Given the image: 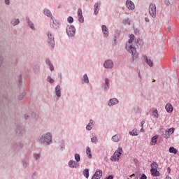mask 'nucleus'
<instances>
[{
	"instance_id": "nucleus-1",
	"label": "nucleus",
	"mask_w": 179,
	"mask_h": 179,
	"mask_svg": "<svg viewBox=\"0 0 179 179\" xmlns=\"http://www.w3.org/2000/svg\"><path fill=\"white\" fill-rule=\"evenodd\" d=\"M135 40V36L134 34L129 35V39L128 43L126 44V50L128 52H130L132 55L133 61H135L136 58H138V53L136 52V48L134 47V44L132 43Z\"/></svg>"
},
{
	"instance_id": "nucleus-2",
	"label": "nucleus",
	"mask_w": 179,
	"mask_h": 179,
	"mask_svg": "<svg viewBox=\"0 0 179 179\" xmlns=\"http://www.w3.org/2000/svg\"><path fill=\"white\" fill-rule=\"evenodd\" d=\"M122 155V148H118L117 150L114 152L113 155L111 157L110 160L112 162H117L120 160V157Z\"/></svg>"
},
{
	"instance_id": "nucleus-3",
	"label": "nucleus",
	"mask_w": 179,
	"mask_h": 179,
	"mask_svg": "<svg viewBox=\"0 0 179 179\" xmlns=\"http://www.w3.org/2000/svg\"><path fill=\"white\" fill-rule=\"evenodd\" d=\"M40 141L41 143H46L47 145H50V143L51 141H52L51 134L48 133L45 136H43Z\"/></svg>"
},
{
	"instance_id": "nucleus-4",
	"label": "nucleus",
	"mask_w": 179,
	"mask_h": 179,
	"mask_svg": "<svg viewBox=\"0 0 179 179\" xmlns=\"http://www.w3.org/2000/svg\"><path fill=\"white\" fill-rule=\"evenodd\" d=\"M149 13L152 17H156V5L151 3L149 6Z\"/></svg>"
},
{
	"instance_id": "nucleus-5",
	"label": "nucleus",
	"mask_w": 179,
	"mask_h": 179,
	"mask_svg": "<svg viewBox=\"0 0 179 179\" xmlns=\"http://www.w3.org/2000/svg\"><path fill=\"white\" fill-rule=\"evenodd\" d=\"M75 27L71 25L67 27L66 28V33L68 34V36H69L70 37H73V36H75Z\"/></svg>"
},
{
	"instance_id": "nucleus-6",
	"label": "nucleus",
	"mask_w": 179,
	"mask_h": 179,
	"mask_svg": "<svg viewBox=\"0 0 179 179\" xmlns=\"http://www.w3.org/2000/svg\"><path fill=\"white\" fill-rule=\"evenodd\" d=\"M48 44H50V47L52 48H54V46L55 45V41H54V36H52V34H48Z\"/></svg>"
},
{
	"instance_id": "nucleus-7",
	"label": "nucleus",
	"mask_w": 179,
	"mask_h": 179,
	"mask_svg": "<svg viewBox=\"0 0 179 179\" xmlns=\"http://www.w3.org/2000/svg\"><path fill=\"white\" fill-rule=\"evenodd\" d=\"M126 6L130 10H134V9H135V4H134V2H132L131 1H129V0H127L126 1Z\"/></svg>"
},
{
	"instance_id": "nucleus-8",
	"label": "nucleus",
	"mask_w": 179,
	"mask_h": 179,
	"mask_svg": "<svg viewBox=\"0 0 179 179\" xmlns=\"http://www.w3.org/2000/svg\"><path fill=\"white\" fill-rule=\"evenodd\" d=\"M78 20L80 23H83V22H85V18L83 17L82 9L80 8L78 10Z\"/></svg>"
},
{
	"instance_id": "nucleus-9",
	"label": "nucleus",
	"mask_w": 179,
	"mask_h": 179,
	"mask_svg": "<svg viewBox=\"0 0 179 179\" xmlns=\"http://www.w3.org/2000/svg\"><path fill=\"white\" fill-rule=\"evenodd\" d=\"M101 176H103V171L98 170L95 172L92 179H100L101 178Z\"/></svg>"
},
{
	"instance_id": "nucleus-10",
	"label": "nucleus",
	"mask_w": 179,
	"mask_h": 179,
	"mask_svg": "<svg viewBox=\"0 0 179 179\" xmlns=\"http://www.w3.org/2000/svg\"><path fill=\"white\" fill-rule=\"evenodd\" d=\"M113 63L111 62V60H107L104 62L103 66L106 69H111L113 66Z\"/></svg>"
},
{
	"instance_id": "nucleus-11",
	"label": "nucleus",
	"mask_w": 179,
	"mask_h": 179,
	"mask_svg": "<svg viewBox=\"0 0 179 179\" xmlns=\"http://www.w3.org/2000/svg\"><path fill=\"white\" fill-rule=\"evenodd\" d=\"M174 131H175V129L173 127L166 130V134L164 135V138H169L170 135H173V134H174Z\"/></svg>"
},
{
	"instance_id": "nucleus-12",
	"label": "nucleus",
	"mask_w": 179,
	"mask_h": 179,
	"mask_svg": "<svg viewBox=\"0 0 179 179\" xmlns=\"http://www.w3.org/2000/svg\"><path fill=\"white\" fill-rule=\"evenodd\" d=\"M69 167H71V169H76V167H78V164L73 160H70L69 162Z\"/></svg>"
},
{
	"instance_id": "nucleus-13",
	"label": "nucleus",
	"mask_w": 179,
	"mask_h": 179,
	"mask_svg": "<svg viewBox=\"0 0 179 179\" xmlns=\"http://www.w3.org/2000/svg\"><path fill=\"white\" fill-rule=\"evenodd\" d=\"M151 176L153 177H159L160 176V172L157 169H154L153 171L150 169Z\"/></svg>"
},
{
	"instance_id": "nucleus-14",
	"label": "nucleus",
	"mask_w": 179,
	"mask_h": 179,
	"mask_svg": "<svg viewBox=\"0 0 179 179\" xmlns=\"http://www.w3.org/2000/svg\"><path fill=\"white\" fill-rule=\"evenodd\" d=\"M118 103V99L113 98L110 99L108 104V106H114V104H117Z\"/></svg>"
},
{
	"instance_id": "nucleus-15",
	"label": "nucleus",
	"mask_w": 179,
	"mask_h": 179,
	"mask_svg": "<svg viewBox=\"0 0 179 179\" xmlns=\"http://www.w3.org/2000/svg\"><path fill=\"white\" fill-rule=\"evenodd\" d=\"M55 93L57 97H61V87L57 85L55 88Z\"/></svg>"
},
{
	"instance_id": "nucleus-16",
	"label": "nucleus",
	"mask_w": 179,
	"mask_h": 179,
	"mask_svg": "<svg viewBox=\"0 0 179 179\" xmlns=\"http://www.w3.org/2000/svg\"><path fill=\"white\" fill-rule=\"evenodd\" d=\"M165 108L168 113H173V106H171V104L167 103Z\"/></svg>"
},
{
	"instance_id": "nucleus-17",
	"label": "nucleus",
	"mask_w": 179,
	"mask_h": 179,
	"mask_svg": "<svg viewBox=\"0 0 179 179\" xmlns=\"http://www.w3.org/2000/svg\"><path fill=\"white\" fill-rule=\"evenodd\" d=\"M159 138V136H154L152 139H151V145L152 146H155V145H156V143H157V138Z\"/></svg>"
},
{
	"instance_id": "nucleus-18",
	"label": "nucleus",
	"mask_w": 179,
	"mask_h": 179,
	"mask_svg": "<svg viewBox=\"0 0 179 179\" xmlns=\"http://www.w3.org/2000/svg\"><path fill=\"white\" fill-rule=\"evenodd\" d=\"M159 169V164L157 162H152L151 164V170L153 171L154 170H157Z\"/></svg>"
},
{
	"instance_id": "nucleus-19",
	"label": "nucleus",
	"mask_w": 179,
	"mask_h": 179,
	"mask_svg": "<svg viewBox=\"0 0 179 179\" xmlns=\"http://www.w3.org/2000/svg\"><path fill=\"white\" fill-rule=\"evenodd\" d=\"M102 31L106 37L108 36V29H107L106 25H102Z\"/></svg>"
},
{
	"instance_id": "nucleus-20",
	"label": "nucleus",
	"mask_w": 179,
	"mask_h": 179,
	"mask_svg": "<svg viewBox=\"0 0 179 179\" xmlns=\"http://www.w3.org/2000/svg\"><path fill=\"white\" fill-rule=\"evenodd\" d=\"M143 58L145 59V62L149 65V66H153V62H152V60L148 59L147 56H144Z\"/></svg>"
},
{
	"instance_id": "nucleus-21",
	"label": "nucleus",
	"mask_w": 179,
	"mask_h": 179,
	"mask_svg": "<svg viewBox=\"0 0 179 179\" xmlns=\"http://www.w3.org/2000/svg\"><path fill=\"white\" fill-rule=\"evenodd\" d=\"M129 134L133 136H137V135L139 134V131H138V129H134L132 131H130Z\"/></svg>"
},
{
	"instance_id": "nucleus-22",
	"label": "nucleus",
	"mask_w": 179,
	"mask_h": 179,
	"mask_svg": "<svg viewBox=\"0 0 179 179\" xmlns=\"http://www.w3.org/2000/svg\"><path fill=\"white\" fill-rule=\"evenodd\" d=\"M101 4V3H96L94 5V14L97 15L99 13V6Z\"/></svg>"
},
{
	"instance_id": "nucleus-23",
	"label": "nucleus",
	"mask_w": 179,
	"mask_h": 179,
	"mask_svg": "<svg viewBox=\"0 0 179 179\" xmlns=\"http://www.w3.org/2000/svg\"><path fill=\"white\" fill-rule=\"evenodd\" d=\"M86 153H87L89 159H92V151L90 150V148L87 147Z\"/></svg>"
},
{
	"instance_id": "nucleus-24",
	"label": "nucleus",
	"mask_w": 179,
	"mask_h": 179,
	"mask_svg": "<svg viewBox=\"0 0 179 179\" xmlns=\"http://www.w3.org/2000/svg\"><path fill=\"white\" fill-rule=\"evenodd\" d=\"M92 125H93V120H91L90 122L87 125L86 129L87 131H90L92 129Z\"/></svg>"
},
{
	"instance_id": "nucleus-25",
	"label": "nucleus",
	"mask_w": 179,
	"mask_h": 179,
	"mask_svg": "<svg viewBox=\"0 0 179 179\" xmlns=\"http://www.w3.org/2000/svg\"><path fill=\"white\" fill-rule=\"evenodd\" d=\"M112 141L113 142H119L120 141V136L118 135H115L112 137Z\"/></svg>"
},
{
	"instance_id": "nucleus-26",
	"label": "nucleus",
	"mask_w": 179,
	"mask_h": 179,
	"mask_svg": "<svg viewBox=\"0 0 179 179\" xmlns=\"http://www.w3.org/2000/svg\"><path fill=\"white\" fill-rule=\"evenodd\" d=\"M83 83H89V77H87V75H85L83 78Z\"/></svg>"
},
{
	"instance_id": "nucleus-27",
	"label": "nucleus",
	"mask_w": 179,
	"mask_h": 179,
	"mask_svg": "<svg viewBox=\"0 0 179 179\" xmlns=\"http://www.w3.org/2000/svg\"><path fill=\"white\" fill-rule=\"evenodd\" d=\"M169 152L170 153H173L174 155H177V149H176L175 148L173 147H171L169 148Z\"/></svg>"
},
{
	"instance_id": "nucleus-28",
	"label": "nucleus",
	"mask_w": 179,
	"mask_h": 179,
	"mask_svg": "<svg viewBox=\"0 0 179 179\" xmlns=\"http://www.w3.org/2000/svg\"><path fill=\"white\" fill-rule=\"evenodd\" d=\"M46 64H49L50 71H53L54 70V66H52V64H51V62L50 61V59H46Z\"/></svg>"
},
{
	"instance_id": "nucleus-29",
	"label": "nucleus",
	"mask_w": 179,
	"mask_h": 179,
	"mask_svg": "<svg viewBox=\"0 0 179 179\" xmlns=\"http://www.w3.org/2000/svg\"><path fill=\"white\" fill-rule=\"evenodd\" d=\"M19 23H20L19 19H15L11 22V24H13V26H16L17 24H19Z\"/></svg>"
},
{
	"instance_id": "nucleus-30",
	"label": "nucleus",
	"mask_w": 179,
	"mask_h": 179,
	"mask_svg": "<svg viewBox=\"0 0 179 179\" xmlns=\"http://www.w3.org/2000/svg\"><path fill=\"white\" fill-rule=\"evenodd\" d=\"M105 83H106V86L104 87L105 90H107L108 89H109V86H108V83H109V80L108 78H106L105 80Z\"/></svg>"
},
{
	"instance_id": "nucleus-31",
	"label": "nucleus",
	"mask_w": 179,
	"mask_h": 179,
	"mask_svg": "<svg viewBox=\"0 0 179 179\" xmlns=\"http://www.w3.org/2000/svg\"><path fill=\"white\" fill-rule=\"evenodd\" d=\"M44 13L46 16H51V11H50L48 9H45Z\"/></svg>"
},
{
	"instance_id": "nucleus-32",
	"label": "nucleus",
	"mask_w": 179,
	"mask_h": 179,
	"mask_svg": "<svg viewBox=\"0 0 179 179\" xmlns=\"http://www.w3.org/2000/svg\"><path fill=\"white\" fill-rule=\"evenodd\" d=\"M83 173L86 178H89V169H85Z\"/></svg>"
},
{
	"instance_id": "nucleus-33",
	"label": "nucleus",
	"mask_w": 179,
	"mask_h": 179,
	"mask_svg": "<svg viewBox=\"0 0 179 179\" xmlns=\"http://www.w3.org/2000/svg\"><path fill=\"white\" fill-rule=\"evenodd\" d=\"M153 115L155 118H159V113H157V109L154 110Z\"/></svg>"
},
{
	"instance_id": "nucleus-34",
	"label": "nucleus",
	"mask_w": 179,
	"mask_h": 179,
	"mask_svg": "<svg viewBox=\"0 0 179 179\" xmlns=\"http://www.w3.org/2000/svg\"><path fill=\"white\" fill-rule=\"evenodd\" d=\"M75 160L76 162H80V155H79V154L75 155Z\"/></svg>"
},
{
	"instance_id": "nucleus-35",
	"label": "nucleus",
	"mask_w": 179,
	"mask_h": 179,
	"mask_svg": "<svg viewBox=\"0 0 179 179\" xmlns=\"http://www.w3.org/2000/svg\"><path fill=\"white\" fill-rule=\"evenodd\" d=\"M28 24L31 27V29H32V30H34V24H33V22L28 20Z\"/></svg>"
},
{
	"instance_id": "nucleus-36",
	"label": "nucleus",
	"mask_w": 179,
	"mask_h": 179,
	"mask_svg": "<svg viewBox=\"0 0 179 179\" xmlns=\"http://www.w3.org/2000/svg\"><path fill=\"white\" fill-rule=\"evenodd\" d=\"M67 22H68L69 23H73V17H72L71 16L67 18Z\"/></svg>"
},
{
	"instance_id": "nucleus-37",
	"label": "nucleus",
	"mask_w": 179,
	"mask_h": 179,
	"mask_svg": "<svg viewBox=\"0 0 179 179\" xmlns=\"http://www.w3.org/2000/svg\"><path fill=\"white\" fill-rule=\"evenodd\" d=\"M91 141L93 143H97V137L94 136L91 138Z\"/></svg>"
},
{
	"instance_id": "nucleus-38",
	"label": "nucleus",
	"mask_w": 179,
	"mask_h": 179,
	"mask_svg": "<svg viewBox=\"0 0 179 179\" xmlns=\"http://www.w3.org/2000/svg\"><path fill=\"white\" fill-rule=\"evenodd\" d=\"M143 124H145V121H141V132H143Z\"/></svg>"
},
{
	"instance_id": "nucleus-39",
	"label": "nucleus",
	"mask_w": 179,
	"mask_h": 179,
	"mask_svg": "<svg viewBox=\"0 0 179 179\" xmlns=\"http://www.w3.org/2000/svg\"><path fill=\"white\" fill-rule=\"evenodd\" d=\"M48 80L50 82V83H54V80L51 78V77H48Z\"/></svg>"
},
{
	"instance_id": "nucleus-40",
	"label": "nucleus",
	"mask_w": 179,
	"mask_h": 179,
	"mask_svg": "<svg viewBox=\"0 0 179 179\" xmlns=\"http://www.w3.org/2000/svg\"><path fill=\"white\" fill-rule=\"evenodd\" d=\"M34 157H35L36 160H38V159H40V155H38V154L35 155Z\"/></svg>"
},
{
	"instance_id": "nucleus-41",
	"label": "nucleus",
	"mask_w": 179,
	"mask_h": 179,
	"mask_svg": "<svg viewBox=\"0 0 179 179\" xmlns=\"http://www.w3.org/2000/svg\"><path fill=\"white\" fill-rule=\"evenodd\" d=\"M147 178H148V177H146V175H145V174H143L141 177V179H147Z\"/></svg>"
},
{
	"instance_id": "nucleus-42",
	"label": "nucleus",
	"mask_w": 179,
	"mask_h": 179,
	"mask_svg": "<svg viewBox=\"0 0 179 179\" xmlns=\"http://www.w3.org/2000/svg\"><path fill=\"white\" fill-rule=\"evenodd\" d=\"M165 4L169 6V5H170V1L169 0H165Z\"/></svg>"
},
{
	"instance_id": "nucleus-43",
	"label": "nucleus",
	"mask_w": 179,
	"mask_h": 179,
	"mask_svg": "<svg viewBox=\"0 0 179 179\" xmlns=\"http://www.w3.org/2000/svg\"><path fill=\"white\" fill-rule=\"evenodd\" d=\"M124 23L125 24H129V20H125L124 21Z\"/></svg>"
},
{
	"instance_id": "nucleus-44",
	"label": "nucleus",
	"mask_w": 179,
	"mask_h": 179,
	"mask_svg": "<svg viewBox=\"0 0 179 179\" xmlns=\"http://www.w3.org/2000/svg\"><path fill=\"white\" fill-rule=\"evenodd\" d=\"M52 26L54 29H58V24H55V25L52 24Z\"/></svg>"
},
{
	"instance_id": "nucleus-45",
	"label": "nucleus",
	"mask_w": 179,
	"mask_h": 179,
	"mask_svg": "<svg viewBox=\"0 0 179 179\" xmlns=\"http://www.w3.org/2000/svg\"><path fill=\"white\" fill-rule=\"evenodd\" d=\"M167 171L169 174H170V173L171 172V169H170V167L167 168Z\"/></svg>"
},
{
	"instance_id": "nucleus-46",
	"label": "nucleus",
	"mask_w": 179,
	"mask_h": 179,
	"mask_svg": "<svg viewBox=\"0 0 179 179\" xmlns=\"http://www.w3.org/2000/svg\"><path fill=\"white\" fill-rule=\"evenodd\" d=\"M5 3L6 5H9V0H5Z\"/></svg>"
},
{
	"instance_id": "nucleus-47",
	"label": "nucleus",
	"mask_w": 179,
	"mask_h": 179,
	"mask_svg": "<svg viewBox=\"0 0 179 179\" xmlns=\"http://www.w3.org/2000/svg\"><path fill=\"white\" fill-rule=\"evenodd\" d=\"M145 22H149V18L148 17H145Z\"/></svg>"
},
{
	"instance_id": "nucleus-48",
	"label": "nucleus",
	"mask_w": 179,
	"mask_h": 179,
	"mask_svg": "<svg viewBox=\"0 0 179 179\" xmlns=\"http://www.w3.org/2000/svg\"><path fill=\"white\" fill-rule=\"evenodd\" d=\"M165 179H171V177H170V176H166Z\"/></svg>"
},
{
	"instance_id": "nucleus-49",
	"label": "nucleus",
	"mask_w": 179,
	"mask_h": 179,
	"mask_svg": "<svg viewBox=\"0 0 179 179\" xmlns=\"http://www.w3.org/2000/svg\"><path fill=\"white\" fill-rule=\"evenodd\" d=\"M175 61H176V58H173V62H175Z\"/></svg>"
},
{
	"instance_id": "nucleus-50",
	"label": "nucleus",
	"mask_w": 179,
	"mask_h": 179,
	"mask_svg": "<svg viewBox=\"0 0 179 179\" xmlns=\"http://www.w3.org/2000/svg\"><path fill=\"white\" fill-rule=\"evenodd\" d=\"M168 30H171V27H169V28H168Z\"/></svg>"
},
{
	"instance_id": "nucleus-51",
	"label": "nucleus",
	"mask_w": 179,
	"mask_h": 179,
	"mask_svg": "<svg viewBox=\"0 0 179 179\" xmlns=\"http://www.w3.org/2000/svg\"><path fill=\"white\" fill-rule=\"evenodd\" d=\"M134 176H135V174H132V175H131V177H134Z\"/></svg>"
},
{
	"instance_id": "nucleus-52",
	"label": "nucleus",
	"mask_w": 179,
	"mask_h": 179,
	"mask_svg": "<svg viewBox=\"0 0 179 179\" xmlns=\"http://www.w3.org/2000/svg\"><path fill=\"white\" fill-rule=\"evenodd\" d=\"M25 120H27V116H25Z\"/></svg>"
},
{
	"instance_id": "nucleus-53",
	"label": "nucleus",
	"mask_w": 179,
	"mask_h": 179,
	"mask_svg": "<svg viewBox=\"0 0 179 179\" xmlns=\"http://www.w3.org/2000/svg\"><path fill=\"white\" fill-rule=\"evenodd\" d=\"M53 24H55V22L53 21Z\"/></svg>"
},
{
	"instance_id": "nucleus-54",
	"label": "nucleus",
	"mask_w": 179,
	"mask_h": 179,
	"mask_svg": "<svg viewBox=\"0 0 179 179\" xmlns=\"http://www.w3.org/2000/svg\"><path fill=\"white\" fill-rule=\"evenodd\" d=\"M153 82H155V80H154Z\"/></svg>"
},
{
	"instance_id": "nucleus-55",
	"label": "nucleus",
	"mask_w": 179,
	"mask_h": 179,
	"mask_svg": "<svg viewBox=\"0 0 179 179\" xmlns=\"http://www.w3.org/2000/svg\"><path fill=\"white\" fill-rule=\"evenodd\" d=\"M127 179H129V178H127Z\"/></svg>"
}]
</instances>
